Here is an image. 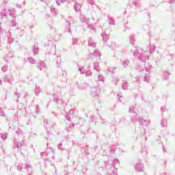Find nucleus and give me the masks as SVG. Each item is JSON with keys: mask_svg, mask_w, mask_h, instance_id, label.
<instances>
[{"mask_svg": "<svg viewBox=\"0 0 175 175\" xmlns=\"http://www.w3.org/2000/svg\"><path fill=\"white\" fill-rule=\"evenodd\" d=\"M16 133L17 135H23V131L18 130V131H16Z\"/></svg>", "mask_w": 175, "mask_h": 175, "instance_id": "nucleus-46", "label": "nucleus"}, {"mask_svg": "<svg viewBox=\"0 0 175 175\" xmlns=\"http://www.w3.org/2000/svg\"><path fill=\"white\" fill-rule=\"evenodd\" d=\"M135 40H136L135 39V36L134 35H131L130 36V42H131V44H134Z\"/></svg>", "mask_w": 175, "mask_h": 175, "instance_id": "nucleus-28", "label": "nucleus"}, {"mask_svg": "<svg viewBox=\"0 0 175 175\" xmlns=\"http://www.w3.org/2000/svg\"><path fill=\"white\" fill-rule=\"evenodd\" d=\"M62 61L61 60V57L58 56L57 58V65H61Z\"/></svg>", "mask_w": 175, "mask_h": 175, "instance_id": "nucleus-33", "label": "nucleus"}, {"mask_svg": "<svg viewBox=\"0 0 175 175\" xmlns=\"http://www.w3.org/2000/svg\"><path fill=\"white\" fill-rule=\"evenodd\" d=\"M161 126L163 128H166L167 126V120L163 119L161 120Z\"/></svg>", "mask_w": 175, "mask_h": 175, "instance_id": "nucleus-24", "label": "nucleus"}, {"mask_svg": "<svg viewBox=\"0 0 175 175\" xmlns=\"http://www.w3.org/2000/svg\"><path fill=\"white\" fill-rule=\"evenodd\" d=\"M72 44L75 46V44H77V39L72 38Z\"/></svg>", "mask_w": 175, "mask_h": 175, "instance_id": "nucleus-43", "label": "nucleus"}, {"mask_svg": "<svg viewBox=\"0 0 175 175\" xmlns=\"http://www.w3.org/2000/svg\"><path fill=\"white\" fill-rule=\"evenodd\" d=\"M88 46L92 48L96 47V42L91 38H89L88 39Z\"/></svg>", "mask_w": 175, "mask_h": 175, "instance_id": "nucleus-9", "label": "nucleus"}, {"mask_svg": "<svg viewBox=\"0 0 175 175\" xmlns=\"http://www.w3.org/2000/svg\"><path fill=\"white\" fill-rule=\"evenodd\" d=\"M102 37H103V40L104 43H107V40H109V36L107 33H103L102 34Z\"/></svg>", "mask_w": 175, "mask_h": 175, "instance_id": "nucleus-18", "label": "nucleus"}, {"mask_svg": "<svg viewBox=\"0 0 175 175\" xmlns=\"http://www.w3.org/2000/svg\"><path fill=\"white\" fill-rule=\"evenodd\" d=\"M29 167H31V165H29L28 164L19 163L18 166V170L19 172H21V170H23V169H29Z\"/></svg>", "mask_w": 175, "mask_h": 175, "instance_id": "nucleus-7", "label": "nucleus"}, {"mask_svg": "<svg viewBox=\"0 0 175 175\" xmlns=\"http://www.w3.org/2000/svg\"><path fill=\"white\" fill-rule=\"evenodd\" d=\"M40 88L36 86V89H35V94L38 96V95H39L40 92Z\"/></svg>", "mask_w": 175, "mask_h": 175, "instance_id": "nucleus-26", "label": "nucleus"}, {"mask_svg": "<svg viewBox=\"0 0 175 175\" xmlns=\"http://www.w3.org/2000/svg\"><path fill=\"white\" fill-rule=\"evenodd\" d=\"M122 88V90H128V82L123 81Z\"/></svg>", "mask_w": 175, "mask_h": 175, "instance_id": "nucleus-22", "label": "nucleus"}, {"mask_svg": "<svg viewBox=\"0 0 175 175\" xmlns=\"http://www.w3.org/2000/svg\"><path fill=\"white\" fill-rule=\"evenodd\" d=\"M0 16L1 17H6V10H1L0 11Z\"/></svg>", "mask_w": 175, "mask_h": 175, "instance_id": "nucleus-25", "label": "nucleus"}, {"mask_svg": "<svg viewBox=\"0 0 175 175\" xmlns=\"http://www.w3.org/2000/svg\"><path fill=\"white\" fill-rule=\"evenodd\" d=\"M73 113H75V111H73V109H70L68 112V114H73Z\"/></svg>", "mask_w": 175, "mask_h": 175, "instance_id": "nucleus-53", "label": "nucleus"}, {"mask_svg": "<svg viewBox=\"0 0 175 175\" xmlns=\"http://www.w3.org/2000/svg\"><path fill=\"white\" fill-rule=\"evenodd\" d=\"M129 64H131L129 59H125L124 60H123L122 65L124 68H127L128 66H129Z\"/></svg>", "mask_w": 175, "mask_h": 175, "instance_id": "nucleus-15", "label": "nucleus"}, {"mask_svg": "<svg viewBox=\"0 0 175 175\" xmlns=\"http://www.w3.org/2000/svg\"><path fill=\"white\" fill-rule=\"evenodd\" d=\"M14 147H16L17 148H21L23 146H24V141L22 142H15L14 143Z\"/></svg>", "mask_w": 175, "mask_h": 175, "instance_id": "nucleus-12", "label": "nucleus"}, {"mask_svg": "<svg viewBox=\"0 0 175 175\" xmlns=\"http://www.w3.org/2000/svg\"><path fill=\"white\" fill-rule=\"evenodd\" d=\"M108 71H109L111 73H113V72H114V68H108Z\"/></svg>", "mask_w": 175, "mask_h": 175, "instance_id": "nucleus-48", "label": "nucleus"}, {"mask_svg": "<svg viewBox=\"0 0 175 175\" xmlns=\"http://www.w3.org/2000/svg\"><path fill=\"white\" fill-rule=\"evenodd\" d=\"M143 167H144V166L143 165V163H142V160H138L135 167L136 172H143Z\"/></svg>", "mask_w": 175, "mask_h": 175, "instance_id": "nucleus-5", "label": "nucleus"}, {"mask_svg": "<svg viewBox=\"0 0 175 175\" xmlns=\"http://www.w3.org/2000/svg\"><path fill=\"white\" fill-rule=\"evenodd\" d=\"M0 117H5V113L2 111V109L0 108Z\"/></svg>", "mask_w": 175, "mask_h": 175, "instance_id": "nucleus-41", "label": "nucleus"}, {"mask_svg": "<svg viewBox=\"0 0 175 175\" xmlns=\"http://www.w3.org/2000/svg\"><path fill=\"white\" fill-rule=\"evenodd\" d=\"M40 155H41V156L44 155V152H42L40 153Z\"/></svg>", "mask_w": 175, "mask_h": 175, "instance_id": "nucleus-61", "label": "nucleus"}, {"mask_svg": "<svg viewBox=\"0 0 175 175\" xmlns=\"http://www.w3.org/2000/svg\"><path fill=\"white\" fill-rule=\"evenodd\" d=\"M135 108L132 107L131 108H129V113H134Z\"/></svg>", "mask_w": 175, "mask_h": 175, "instance_id": "nucleus-44", "label": "nucleus"}, {"mask_svg": "<svg viewBox=\"0 0 175 175\" xmlns=\"http://www.w3.org/2000/svg\"><path fill=\"white\" fill-rule=\"evenodd\" d=\"M79 72H81V75H85V76H91L92 72L90 70H86L84 67L79 68Z\"/></svg>", "mask_w": 175, "mask_h": 175, "instance_id": "nucleus-6", "label": "nucleus"}, {"mask_svg": "<svg viewBox=\"0 0 175 175\" xmlns=\"http://www.w3.org/2000/svg\"><path fill=\"white\" fill-rule=\"evenodd\" d=\"M150 70H151V67H149V68L146 67V72H150Z\"/></svg>", "mask_w": 175, "mask_h": 175, "instance_id": "nucleus-55", "label": "nucleus"}, {"mask_svg": "<svg viewBox=\"0 0 175 175\" xmlns=\"http://www.w3.org/2000/svg\"><path fill=\"white\" fill-rule=\"evenodd\" d=\"M94 69L97 72H99L100 69L99 68V62H94Z\"/></svg>", "mask_w": 175, "mask_h": 175, "instance_id": "nucleus-21", "label": "nucleus"}, {"mask_svg": "<svg viewBox=\"0 0 175 175\" xmlns=\"http://www.w3.org/2000/svg\"><path fill=\"white\" fill-rule=\"evenodd\" d=\"M68 25H70V24H73V19L72 17H68V20L66 21Z\"/></svg>", "mask_w": 175, "mask_h": 175, "instance_id": "nucleus-27", "label": "nucleus"}, {"mask_svg": "<svg viewBox=\"0 0 175 175\" xmlns=\"http://www.w3.org/2000/svg\"><path fill=\"white\" fill-rule=\"evenodd\" d=\"M161 111L163 113V111H167V109H166V107H161Z\"/></svg>", "mask_w": 175, "mask_h": 175, "instance_id": "nucleus-42", "label": "nucleus"}, {"mask_svg": "<svg viewBox=\"0 0 175 175\" xmlns=\"http://www.w3.org/2000/svg\"><path fill=\"white\" fill-rule=\"evenodd\" d=\"M58 150H60V151H64V148H62V143H60L57 145Z\"/></svg>", "mask_w": 175, "mask_h": 175, "instance_id": "nucleus-37", "label": "nucleus"}, {"mask_svg": "<svg viewBox=\"0 0 175 175\" xmlns=\"http://www.w3.org/2000/svg\"><path fill=\"white\" fill-rule=\"evenodd\" d=\"M6 81L10 83V84H12V80L10 79V78L6 77Z\"/></svg>", "mask_w": 175, "mask_h": 175, "instance_id": "nucleus-49", "label": "nucleus"}, {"mask_svg": "<svg viewBox=\"0 0 175 175\" xmlns=\"http://www.w3.org/2000/svg\"><path fill=\"white\" fill-rule=\"evenodd\" d=\"M124 27H125V28H126V29H129V27H128V24L126 23V24L124 25Z\"/></svg>", "mask_w": 175, "mask_h": 175, "instance_id": "nucleus-59", "label": "nucleus"}, {"mask_svg": "<svg viewBox=\"0 0 175 175\" xmlns=\"http://www.w3.org/2000/svg\"><path fill=\"white\" fill-rule=\"evenodd\" d=\"M53 100H54V102H56V103H58V101L59 100V99L58 98V97H55L53 98Z\"/></svg>", "mask_w": 175, "mask_h": 175, "instance_id": "nucleus-47", "label": "nucleus"}, {"mask_svg": "<svg viewBox=\"0 0 175 175\" xmlns=\"http://www.w3.org/2000/svg\"><path fill=\"white\" fill-rule=\"evenodd\" d=\"M2 84V80L0 79V85Z\"/></svg>", "mask_w": 175, "mask_h": 175, "instance_id": "nucleus-63", "label": "nucleus"}, {"mask_svg": "<svg viewBox=\"0 0 175 175\" xmlns=\"http://www.w3.org/2000/svg\"><path fill=\"white\" fill-rule=\"evenodd\" d=\"M156 49H157V47L155 46H154V45L151 46L150 48V50H149L150 54H152V53H154Z\"/></svg>", "mask_w": 175, "mask_h": 175, "instance_id": "nucleus-30", "label": "nucleus"}, {"mask_svg": "<svg viewBox=\"0 0 175 175\" xmlns=\"http://www.w3.org/2000/svg\"><path fill=\"white\" fill-rule=\"evenodd\" d=\"M75 10L77 13L79 12H81V5H80V4H79V3H76L75 5Z\"/></svg>", "mask_w": 175, "mask_h": 175, "instance_id": "nucleus-19", "label": "nucleus"}, {"mask_svg": "<svg viewBox=\"0 0 175 175\" xmlns=\"http://www.w3.org/2000/svg\"><path fill=\"white\" fill-rule=\"evenodd\" d=\"M133 55L138 58V59H141L143 62H145L146 59H148V55H146V52L143 51V49L140 47H135Z\"/></svg>", "mask_w": 175, "mask_h": 175, "instance_id": "nucleus-1", "label": "nucleus"}, {"mask_svg": "<svg viewBox=\"0 0 175 175\" xmlns=\"http://www.w3.org/2000/svg\"><path fill=\"white\" fill-rule=\"evenodd\" d=\"M79 90H87L88 85L87 83H81L79 85Z\"/></svg>", "mask_w": 175, "mask_h": 175, "instance_id": "nucleus-16", "label": "nucleus"}, {"mask_svg": "<svg viewBox=\"0 0 175 175\" xmlns=\"http://www.w3.org/2000/svg\"><path fill=\"white\" fill-rule=\"evenodd\" d=\"M15 95H16L18 96V98H20V93L16 92Z\"/></svg>", "mask_w": 175, "mask_h": 175, "instance_id": "nucleus-58", "label": "nucleus"}, {"mask_svg": "<svg viewBox=\"0 0 175 175\" xmlns=\"http://www.w3.org/2000/svg\"><path fill=\"white\" fill-rule=\"evenodd\" d=\"M72 2H76V0H67L68 3H72Z\"/></svg>", "mask_w": 175, "mask_h": 175, "instance_id": "nucleus-51", "label": "nucleus"}, {"mask_svg": "<svg viewBox=\"0 0 175 175\" xmlns=\"http://www.w3.org/2000/svg\"><path fill=\"white\" fill-rule=\"evenodd\" d=\"M66 128L67 132H70V131H73V129H75V125L73 124V123L68 122L66 123Z\"/></svg>", "mask_w": 175, "mask_h": 175, "instance_id": "nucleus-10", "label": "nucleus"}, {"mask_svg": "<svg viewBox=\"0 0 175 175\" xmlns=\"http://www.w3.org/2000/svg\"><path fill=\"white\" fill-rule=\"evenodd\" d=\"M15 119L17 120V115H15Z\"/></svg>", "mask_w": 175, "mask_h": 175, "instance_id": "nucleus-64", "label": "nucleus"}, {"mask_svg": "<svg viewBox=\"0 0 175 175\" xmlns=\"http://www.w3.org/2000/svg\"><path fill=\"white\" fill-rule=\"evenodd\" d=\"M38 51H39V48H38L36 46H33V52L34 55H36V54H38Z\"/></svg>", "mask_w": 175, "mask_h": 175, "instance_id": "nucleus-31", "label": "nucleus"}, {"mask_svg": "<svg viewBox=\"0 0 175 175\" xmlns=\"http://www.w3.org/2000/svg\"><path fill=\"white\" fill-rule=\"evenodd\" d=\"M168 59H173V55H168Z\"/></svg>", "mask_w": 175, "mask_h": 175, "instance_id": "nucleus-54", "label": "nucleus"}, {"mask_svg": "<svg viewBox=\"0 0 175 175\" xmlns=\"http://www.w3.org/2000/svg\"><path fill=\"white\" fill-rule=\"evenodd\" d=\"M46 151H50V152H51V151H53V149L51 148H47Z\"/></svg>", "mask_w": 175, "mask_h": 175, "instance_id": "nucleus-56", "label": "nucleus"}, {"mask_svg": "<svg viewBox=\"0 0 175 175\" xmlns=\"http://www.w3.org/2000/svg\"><path fill=\"white\" fill-rule=\"evenodd\" d=\"M51 11L53 13V16H57V14H58V11L53 5L51 6Z\"/></svg>", "mask_w": 175, "mask_h": 175, "instance_id": "nucleus-20", "label": "nucleus"}, {"mask_svg": "<svg viewBox=\"0 0 175 175\" xmlns=\"http://www.w3.org/2000/svg\"><path fill=\"white\" fill-rule=\"evenodd\" d=\"M175 0H169V3H174Z\"/></svg>", "mask_w": 175, "mask_h": 175, "instance_id": "nucleus-57", "label": "nucleus"}, {"mask_svg": "<svg viewBox=\"0 0 175 175\" xmlns=\"http://www.w3.org/2000/svg\"><path fill=\"white\" fill-rule=\"evenodd\" d=\"M169 76H170L169 72H164L163 77H164L165 80L169 79Z\"/></svg>", "mask_w": 175, "mask_h": 175, "instance_id": "nucleus-32", "label": "nucleus"}, {"mask_svg": "<svg viewBox=\"0 0 175 175\" xmlns=\"http://www.w3.org/2000/svg\"><path fill=\"white\" fill-rule=\"evenodd\" d=\"M118 96H120V98H122V95L121 94H118Z\"/></svg>", "mask_w": 175, "mask_h": 175, "instance_id": "nucleus-60", "label": "nucleus"}, {"mask_svg": "<svg viewBox=\"0 0 175 175\" xmlns=\"http://www.w3.org/2000/svg\"><path fill=\"white\" fill-rule=\"evenodd\" d=\"M27 61L28 62H29V64H31L32 65L36 64V60H35L33 57H29L27 59Z\"/></svg>", "mask_w": 175, "mask_h": 175, "instance_id": "nucleus-23", "label": "nucleus"}, {"mask_svg": "<svg viewBox=\"0 0 175 175\" xmlns=\"http://www.w3.org/2000/svg\"><path fill=\"white\" fill-rule=\"evenodd\" d=\"M100 55H102V53H100V51L98 50H95L93 53L89 54L90 58H92L93 57H100Z\"/></svg>", "mask_w": 175, "mask_h": 175, "instance_id": "nucleus-8", "label": "nucleus"}, {"mask_svg": "<svg viewBox=\"0 0 175 175\" xmlns=\"http://www.w3.org/2000/svg\"><path fill=\"white\" fill-rule=\"evenodd\" d=\"M65 2H66V0H56V3L58 6L62 5V3H65Z\"/></svg>", "mask_w": 175, "mask_h": 175, "instance_id": "nucleus-29", "label": "nucleus"}, {"mask_svg": "<svg viewBox=\"0 0 175 175\" xmlns=\"http://www.w3.org/2000/svg\"><path fill=\"white\" fill-rule=\"evenodd\" d=\"M81 23H83L84 25L86 26L87 28H90V29H92V31H95V27L90 23V19L86 18L84 15H81L80 17Z\"/></svg>", "mask_w": 175, "mask_h": 175, "instance_id": "nucleus-3", "label": "nucleus"}, {"mask_svg": "<svg viewBox=\"0 0 175 175\" xmlns=\"http://www.w3.org/2000/svg\"><path fill=\"white\" fill-rule=\"evenodd\" d=\"M108 23H109V25H115L116 21H114V18L108 16Z\"/></svg>", "mask_w": 175, "mask_h": 175, "instance_id": "nucleus-17", "label": "nucleus"}, {"mask_svg": "<svg viewBox=\"0 0 175 175\" xmlns=\"http://www.w3.org/2000/svg\"><path fill=\"white\" fill-rule=\"evenodd\" d=\"M90 94L93 98H96L97 96L100 95V88H99V85L91 86L90 89Z\"/></svg>", "mask_w": 175, "mask_h": 175, "instance_id": "nucleus-2", "label": "nucleus"}, {"mask_svg": "<svg viewBox=\"0 0 175 175\" xmlns=\"http://www.w3.org/2000/svg\"><path fill=\"white\" fill-rule=\"evenodd\" d=\"M112 81H113V83L117 84L120 81V80L118 79V78L115 77V78L113 79Z\"/></svg>", "mask_w": 175, "mask_h": 175, "instance_id": "nucleus-38", "label": "nucleus"}, {"mask_svg": "<svg viewBox=\"0 0 175 175\" xmlns=\"http://www.w3.org/2000/svg\"><path fill=\"white\" fill-rule=\"evenodd\" d=\"M8 12L10 16H11V17H13L14 18H16V17H17V15L16 14L15 9H10L8 10Z\"/></svg>", "mask_w": 175, "mask_h": 175, "instance_id": "nucleus-11", "label": "nucleus"}, {"mask_svg": "<svg viewBox=\"0 0 175 175\" xmlns=\"http://www.w3.org/2000/svg\"><path fill=\"white\" fill-rule=\"evenodd\" d=\"M84 152H85V155H88V154H90V153L88 152V149H85V150H84Z\"/></svg>", "mask_w": 175, "mask_h": 175, "instance_id": "nucleus-52", "label": "nucleus"}, {"mask_svg": "<svg viewBox=\"0 0 175 175\" xmlns=\"http://www.w3.org/2000/svg\"><path fill=\"white\" fill-rule=\"evenodd\" d=\"M144 81H146V83H150V77H145L144 78Z\"/></svg>", "mask_w": 175, "mask_h": 175, "instance_id": "nucleus-40", "label": "nucleus"}, {"mask_svg": "<svg viewBox=\"0 0 175 175\" xmlns=\"http://www.w3.org/2000/svg\"><path fill=\"white\" fill-rule=\"evenodd\" d=\"M51 25H53V23L51 22V24H49V26L51 27V28H52Z\"/></svg>", "mask_w": 175, "mask_h": 175, "instance_id": "nucleus-62", "label": "nucleus"}, {"mask_svg": "<svg viewBox=\"0 0 175 175\" xmlns=\"http://www.w3.org/2000/svg\"><path fill=\"white\" fill-rule=\"evenodd\" d=\"M1 138L3 140H6V139H8V134H3L1 135Z\"/></svg>", "mask_w": 175, "mask_h": 175, "instance_id": "nucleus-35", "label": "nucleus"}, {"mask_svg": "<svg viewBox=\"0 0 175 175\" xmlns=\"http://www.w3.org/2000/svg\"><path fill=\"white\" fill-rule=\"evenodd\" d=\"M98 81H105V78L102 75L98 76Z\"/></svg>", "mask_w": 175, "mask_h": 175, "instance_id": "nucleus-34", "label": "nucleus"}, {"mask_svg": "<svg viewBox=\"0 0 175 175\" xmlns=\"http://www.w3.org/2000/svg\"><path fill=\"white\" fill-rule=\"evenodd\" d=\"M38 68L40 69V70H42V69H46V63L44 62L38 63Z\"/></svg>", "mask_w": 175, "mask_h": 175, "instance_id": "nucleus-13", "label": "nucleus"}, {"mask_svg": "<svg viewBox=\"0 0 175 175\" xmlns=\"http://www.w3.org/2000/svg\"><path fill=\"white\" fill-rule=\"evenodd\" d=\"M2 72H5L8 70V65H4L1 68Z\"/></svg>", "mask_w": 175, "mask_h": 175, "instance_id": "nucleus-36", "label": "nucleus"}, {"mask_svg": "<svg viewBox=\"0 0 175 175\" xmlns=\"http://www.w3.org/2000/svg\"><path fill=\"white\" fill-rule=\"evenodd\" d=\"M62 75L64 77H66L68 76V72L66 70H62Z\"/></svg>", "mask_w": 175, "mask_h": 175, "instance_id": "nucleus-39", "label": "nucleus"}, {"mask_svg": "<svg viewBox=\"0 0 175 175\" xmlns=\"http://www.w3.org/2000/svg\"><path fill=\"white\" fill-rule=\"evenodd\" d=\"M139 125H142V126L144 128L145 126H147L148 125V121L142 119L139 121Z\"/></svg>", "mask_w": 175, "mask_h": 175, "instance_id": "nucleus-14", "label": "nucleus"}, {"mask_svg": "<svg viewBox=\"0 0 175 175\" xmlns=\"http://www.w3.org/2000/svg\"><path fill=\"white\" fill-rule=\"evenodd\" d=\"M66 120L70 122V118H69V113H66V116H65Z\"/></svg>", "mask_w": 175, "mask_h": 175, "instance_id": "nucleus-45", "label": "nucleus"}, {"mask_svg": "<svg viewBox=\"0 0 175 175\" xmlns=\"http://www.w3.org/2000/svg\"><path fill=\"white\" fill-rule=\"evenodd\" d=\"M120 164V161L118 159H114L112 161V167H111V170H112L111 175H117V168L116 166H118Z\"/></svg>", "mask_w": 175, "mask_h": 175, "instance_id": "nucleus-4", "label": "nucleus"}, {"mask_svg": "<svg viewBox=\"0 0 175 175\" xmlns=\"http://www.w3.org/2000/svg\"><path fill=\"white\" fill-rule=\"evenodd\" d=\"M39 106L38 105H36V113H39Z\"/></svg>", "mask_w": 175, "mask_h": 175, "instance_id": "nucleus-50", "label": "nucleus"}]
</instances>
